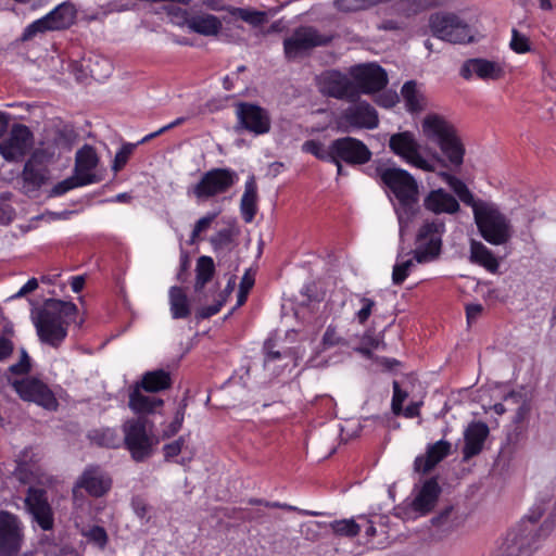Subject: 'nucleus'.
I'll list each match as a JSON object with an SVG mask.
<instances>
[{
  "label": "nucleus",
  "mask_w": 556,
  "mask_h": 556,
  "mask_svg": "<svg viewBox=\"0 0 556 556\" xmlns=\"http://www.w3.org/2000/svg\"><path fill=\"white\" fill-rule=\"evenodd\" d=\"M422 131L428 140L435 143L441 152H437L431 160H426L419 152V143L410 131L393 134L389 139L390 151L405 161L407 164L434 173L437 166L459 168L464 163L465 147L457 135L455 127L438 114H429L422 121Z\"/></svg>",
  "instance_id": "1"
},
{
  "label": "nucleus",
  "mask_w": 556,
  "mask_h": 556,
  "mask_svg": "<svg viewBox=\"0 0 556 556\" xmlns=\"http://www.w3.org/2000/svg\"><path fill=\"white\" fill-rule=\"evenodd\" d=\"M473 219L488 243H508L511 240L528 243L533 240V218L528 213L508 216L497 204L484 201L475 210Z\"/></svg>",
  "instance_id": "2"
},
{
  "label": "nucleus",
  "mask_w": 556,
  "mask_h": 556,
  "mask_svg": "<svg viewBox=\"0 0 556 556\" xmlns=\"http://www.w3.org/2000/svg\"><path fill=\"white\" fill-rule=\"evenodd\" d=\"M73 302L48 299L38 311L34 324L42 343L59 348L67 336V327L77 314Z\"/></svg>",
  "instance_id": "3"
},
{
  "label": "nucleus",
  "mask_w": 556,
  "mask_h": 556,
  "mask_svg": "<svg viewBox=\"0 0 556 556\" xmlns=\"http://www.w3.org/2000/svg\"><path fill=\"white\" fill-rule=\"evenodd\" d=\"M302 152L312 154L317 160L327 163H338L343 161L350 166H361L367 164L372 152L367 144L358 138L345 136L330 142L328 148L318 140L309 139L302 144Z\"/></svg>",
  "instance_id": "4"
},
{
  "label": "nucleus",
  "mask_w": 556,
  "mask_h": 556,
  "mask_svg": "<svg viewBox=\"0 0 556 556\" xmlns=\"http://www.w3.org/2000/svg\"><path fill=\"white\" fill-rule=\"evenodd\" d=\"M376 177L380 185L399 201L397 216L400 223H402L404 214L407 219L412 218L416 213L415 206L418 203V185L413 175L400 167L381 165L376 167Z\"/></svg>",
  "instance_id": "5"
},
{
  "label": "nucleus",
  "mask_w": 556,
  "mask_h": 556,
  "mask_svg": "<svg viewBox=\"0 0 556 556\" xmlns=\"http://www.w3.org/2000/svg\"><path fill=\"white\" fill-rule=\"evenodd\" d=\"M153 428L154 424L149 418L131 417L124 421L122 444L135 462L141 463L152 456L159 442L153 434Z\"/></svg>",
  "instance_id": "6"
},
{
  "label": "nucleus",
  "mask_w": 556,
  "mask_h": 556,
  "mask_svg": "<svg viewBox=\"0 0 556 556\" xmlns=\"http://www.w3.org/2000/svg\"><path fill=\"white\" fill-rule=\"evenodd\" d=\"M350 104L341 110L334 117L336 129L342 134L357 130H372L379 126L377 110L361 97L357 100H348Z\"/></svg>",
  "instance_id": "7"
},
{
  "label": "nucleus",
  "mask_w": 556,
  "mask_h": 556,
  "mask_svg": "<svg viewBox=\"0 0 556 556\" xmlns=\"http://www.w3.org/2000/svg\"><path fill=\"white\" fill-rule=\"evenodd\" d=\"M428 25L432 36L443 41L468 43L473 40L470 26L455 13H432L429 16Z\"/></svg>",
  "instance_id": "8"
},
{
  "label": "nucleus",
  "mask_w": 556,
  "mask_h": 556,
  "mask_svg": "<svg viewBox=\"0 0 556 556\" xmlns=\"http://www.w3.org/2000/svg\"><path fill=\"white\" fill-rule=\"evenodd\" d=\"M238 174L229 167H215L205 172L190 192L199 200L226 193L238 181Z\"/></svg>",
  "instance_id": "9"
},
{
  "label": "nucleus",
  "mask_w": 556,
  "mask_h": 556,
  "mask_svg": "<svg viewBox=\"0 0 556 556\" xmlns=\"http://www.w3.org/2000/svg\"><path fill=\"white\" fill-rule=\"evenodd\" d=\"M333 39L332 35L321 34L313 26H299L283 40V51L288 60L304 55L317 47H325Z\"/></svg>",
  "instance_id": "10"
},
{
  "label": "nucleus",
  "mask_w": 556,
  "mask_h": 556,
  "mask_svg": "<svg viewBox=\"0 0 556 556\" xmlns=\"http://www.w3.org/2000/svg\"><path fill=\"white\" fill-rule=\"evenodd\" d=\"M112 484L111 476L101 466L88 465L73 485V500L75 502L83 500V491L94 498L103 497L110 492Z\"/></svg>",
  "instance_id": "11"
},
{
  "label": "nucleus",
  "mask_w": 556,
  "mask_h": 556,
  "mask_svg": "<svg viewBox=\"0 0 556 556\" xmlns=\"http://www.w3.org/2000/svg\"><path fill=\"white\" fill-rule=\"evenodd\" d=\"M9 382L23 401L34 402L48 410L58 408L59 402L54 393L42 380L28 376L12 381L9 379Z\"/></svg>",
  "instance_id": "12"
},
{
  "label": "nucleus",
  "mask_w": 556,
  "mask_h": 556,
  "mask_svg": "<svg viewBox=\"0 0 556 556\" xmlns=\"http://www.w3.org/2000/svg\"><path fill=\"white\" fill-rule=\"evenodd\" d=\"M350 75L353 78L354 88L357 91L358 98L361 94L380 92L389 83L386 70L377 63L352 66Z\"/></svg>",
  "instance_id": "13"
},
{
  "label": "nucleus",
  "mask_w": 556,
  "mask_h": 556,
  "mask_svg": "<svg viewBox=\"0 0 556 556\" xmlns=\"http://www.w3.org/2000/svg\"><path fill=\"white\" fill-rule=\"evenodd\" d=\"M442 245H424L421 249L412 250L406 254L399 253L392 270V282L401 286L409 276L416 263H427L435 260L441 253Z\"/></svg>",
  "instance_id": "14"
},
{
  "label": "nucleus",
  "mask_w": 556,
  "mask_h": 556,
  "mask_svg": "<svg viewBox=\"0 0 556 556\" xmlns=\"http://www.w3.org/2000/svg\"><path fill=\"white\" fill-rule=\"evenodd\" d=\"M319 91L338 100H357L358 94L354 88L353 78L337 70L323 73L317 80Z\"/></svg>",
  "instance_id": "15"
},
{
  "label": "nucleus",
  "mask_w": 556,
  "mask_h": 556,
  "mask_svg": "<svg viewBox=\"0 0 556 556\" xmlns=\"http://www.w3.org/2000/svg\"><path fill=\"white\" fill-rule=\"evenodd\" d=\"M506 75L505 64L484 58L467 59L459 68V76L471 80L473 76L483 81L500 80Z\"/></svg>",
  "instance_id": "16"
},
{
  "label": "nucleus",
  "mask_w": 556,
  "mask_h": 556,
  "mask_svg": "<svg viewBox=\"0 0 556 556\" xmlns=\"http://www.w3.org/2000/svg\"><path fill=\"white\" fill-rule=\"evenodd\" d=\"M33 132L24 124H14L7 139L0 142V154L8 162L24 157L33 144Z\"/></svg>",
  "instance_id": "17"
},
{
  "label": "nucleus",
  "mask_w": 556,
  "mask_h": 556,
  "mask_svg": "<svg viewBox=\"0 0 556 556\" xmlns=\"http://www.w3.org/2000/svg\"><path fill=\"white\" fill-rule=\"evenodd\" d=\"M236 114L240 125L250 132L264 135L270 130L271 121L269 113L255 103H237Z\"/></svg>",
  "instance_id": "18"
},
{
  "label": "nucleus",
  "mask_w": 556,
  "mask_h": 556,
  "mask_svg": "<svg viewBox=\"0 0 556 556\" xmlns=\"http://www.w3.org/2000/svg\"><path fill=\"white\" fill-rule=\"evenodd\" d=\"M24 503L27 511L42 530L53 528V511L45 489L29 486Z\"/></svg>",
  "instance_id": "19"
},
{
  "label": "nucleus",
  "mask_w": 556,
  "mask_h": 556,
  "mask_svg": "<svg viewBox=\"0 0 556 556\" xmlns=\"http://www.w3.org/2000/svg\"><path fill=\"white\" fill-rule=\"evenodd\" d=\"M203 4L213 11H226L233 18L243 21L252 28H260L268 22L266 11L225 4L224 0H203Z\"/></svg>",
  "instance_id": "20"
},
{
  "label": "nucleus",
  "mask_w": 556,
  "mask_h": 556,
  "mask_svg": "<svg viewBox=\"0 0 556 556\" xmlns=\"http://www.w3.org/2000/svg\"><path fill=\"white\" fill-rule=\"evenodd\" d=\"M22 532L16 517L7 514L0 519V555L14 556L21 548Z\"/></svg>",
  "instance_id": "21"
},
{
  "label": "nucleus",
  "mask_w": 556,
  "mask_h": 556,
  "mask_svg": "<svg viewBox=\"0 0 556 556\" xmlns=\"http://www.w3.org/2000/svg\"><path fill=\"white\" fill-rule=\"evenodd\" d=\"M164 406V401L155 395L146 394L139 387L129 388L128 407L136 415L135 417L149 418L156 414Z\"/></svg>",
  "instance_id": "22"
},
{
  "label": "nucleus",
  "mask_w": 556,
  "mask_h": 556,
  "mask_svg": "<svg viewBox=\"0 0 556 556\" xmlns=\"http://www.w3.org/2000/svg\"><path fill=\"white\" fill-rule=\"evenodd\" d=\"M182 25L190 31L205 37L217 36L223 27L219 17L204 12L186 13Z\"/></svg>",
  "instance_id": "23"
},
{
  "label": "nucleus",
  "mask_w": 556,
  "mask_h": 556,
  "mask_svg": "<svg viewBox=\"0 0 556 556\" xmlns=\"http://www.w3.org/2000/svg\"><path fill=\"white\" fill-rule=\"evenodd\" d=\"M489 433V427L482 421H473L468 425L464 432V460H469L470 458L481 453Z\"/></svg>",
  "instance_id": "24"
},
{
  "label": "nucleus",
  "mask_w": 556,
  "mask_h": 556,
  "mask_svg": "<svg viewBox=\"0 0 556 556\" xmlns=\"http://www.w3.org/2000/svg\"><path fill=\"white\" fill-rule=\"evenodd\" d=\"M424 207L437 215L455 214L460 210L457 199L443 188L431 190L424 199Z\"/></svg>",
  "instance_id": "25"
},
{
  "label": "nucleus",
  "mask_w": 556,
  "mask_h": 556,
  "mask_svg": "<svg viewBox=\"0 0 556 556\" xmlns=\"http://www.w3.org/2000/svg\"><path fill=\"white\" fill-rule=\"evenodd\" d=\"M451 443L440 440L433 444H429L425 455L417 456L414 462V469L417 472L428 473L441 460L451 453Z\"/></svg>",
  "instance_id": "26"
},
{
  "label": "nucleus",
  "mask_w": 556,
  "mask_h": 556,
  "mask_svg": "<svg viewBox=\"0 0 556 556\" xmlns=\"http://www.w3.org/2000/svg\"><path fill=\"white\" fill-rule=\"evenodd\" d=\"M98 164L99 156L96 149L92 146L85 144L76 152L74 174L90 179V185L99 182L100 178L93 173Z\"/></svg>",
  "instance_id": "27"
},
{
  "label": "nucleus",
  "mask_w": 556,
  "mask_h": 556,
  "mask_svg": "<svg viewBox=\"0 0 556 556\" xmlns=\"http://www.w3.org/2000/svg\"><path fill=\"white\" fill-rule=\"evenodd\" d=\"M21 178L23 181V192L31 197L46 184L48 179L47 169L38 164L35 157L31 156L25 162Z\"/></svg>",
  "instance_id": "28"
},
{
  "label": "nucleus",
  "mask_w": 556,
  "mask_h": 556,
  "mask_svg": "<svg viewBox=\"0 0 556 556\" xmlns=\"http://www.w3.org/2000/svg\"><path fill=\"white\" fill-rule=\"evenodd\" d=\"M441 488L435 478L426 480L412 502V508L420 515L429 514L437 504Z\"/></svg>",
  "instance_id": "29"
},
{
  "label": "nucleus",
  "mask_w": 556,
  "mask_h": 556,
  "mask_svg": "<svg viewBox=\"0 0 556 556\" xmlns=\"http://www.w3.org/2000/svg\"><path fill=\"white\" fill-rule=\"evenodd\" d=\"M173 384L172 375L164 369L146 371L141 379L132 384L139 387L146 393H157L170 389Z\"/></svg>",
  "instance_id": "30"
},
{
  "label": "nucleus",
  "mask_w": 556,
  "mask_h": 556,
  "mask_svg": "<svg viewBox=\"0 0 556 556\" xmlns=\"http://www.w3.org/2000/svg\"><path fill=\"white\" fill-rule=\"evenodd\" d=\"M257 184L254 175L248 177L244 191L240 200V213L245 223H252L257 213Z\"/></svg>",
  "instance_id": "31"
},
{
  "label": "nucleus",
  "mask_w": 556,
  "mask_h": 556,
  "mask_svg": "<svg viewBox=\"0 0 556 556\" xmlns=\"http://www.w3.org/2000/svg\"><path fill=\"white\" fill-rule=\"evenodd\" d=\"M438 175L454 191V193L465 205L472 208V213H475V210H477L478 206L484 202L483 200L475 199V195L466 186V184L456 176L450 174L448 172H439Z\"/></svg>",
  "instance_id": "32"
},
{
  "label": "nucleus",
  "mask_w": 556,
  "mask_h": 556,
  "mask_svg": "<svg viewBox=\"0 0 556 556\" xmlns=\"http://www.w3.org/2000/svg\"><path fill=\"white\" fill-rule=\"evenodd\" d=\"M445 3L446 0H399L394 9L399 14L410 17L426 10L442 7Z\"/></svg>",
  "instance_id": "33"
},
{
  "label": "nucleus",
  "mask_w": 556,
  "mask_h": 556,
  "mask_svg": "<svg viewBox=\"0 0 556 556\" xmlns=\"http://www.w3.org/2000/svg\"><path fill=\"white\" fill-rule=\"evenodd\" d=\"M444 232L445 223L442 219L426 220L417 232L416 243H442Z\"/></svg>",
  "instance_id": "34"
},
{
  "label": "nucleus",
  "mask_w": 556,
  "mask_h": 556,
  "mask_svg": "<svg viewBox=\"0 0 556 556\" xmlns=\"http://www.w3.org/2000/svg\"><path fill=\"white\" fill-rule=\"evenodd\" d=\"M46 15L53 30L65 29L73 23L74 7L70 2H62Z\"/></svg>",
  "instance_id": "35"
},
{
  "label": "nucleus",
  "mask_w": 556,
  "mask_h": 556,
  "mask_svg": "<svg viewBox=\"0 0 556 556\" xmlns=\"http://www.w3.org/2000/svg\"><path fill=\"white\" fill-rule=\"evenodd\" d=\"M170 313L174 319H184L190 316L191 309L188 298L180 287H172L169 290Z\"/></svg>",
  "instance_id": "36"
},
{
  "label": "nucleus",
  "mask_w": 556,
  "mask_h": 556,
  "mask_svg": "<svg viewBox=\"0 0 556 556\" xmlns=\"http://www.w3.org/2000/svg\"><path fill=\"white\" fill-rule=\"evenodd\" d=\"M470 261L473 264L484 267L490 273H496L498 269V258L486 245H470Z\"/></svg>",
  "instance_id": "37"
},
{
  "label": "nucleus",
  "mask_w": 556,
  "mask_h": 556,
  "mask_svg": "<svg viewBox=\"0 0 556 556\" xmlns=\"http://www.w3.org/2000/svg\"><path fill=\"white\" fill-rule=\"evenodd\" d=\"M88 438L93 444L100 447L118 448L122 445V439L117 431L112 428L92 430Z\"/></svg>",
  "instance_id": "38"
},
{
  "label": "nucleus",
  "mask_w": 556,
  "mask_h": 556,
  "mask_svg": "<svg viewBox=\"0 0 556 556\" xmlns=\"http://www.w3.org/2000/svg\"><path fill=\"white\" fill-rule=\"evenodd\" d=\"M194 291L200 292L213 278L215 273L214 261L210 256H201L197 262Z\"/></svg>",
  "instance_id": "39"
},
{
  "label": "nucleus",
  "mask_w": 556,
  "mask_h": 556,
  "mask_svg": "<svg viewBox=\"0 0 556 556\" xmlns=\"http://www.w3.org/2000/svg\"><path fill=\"white\" fill-rule=\"evenodd\" d=\"M217 213H207L194 224L188 243H197L208 238V232L214 230Z\"/></svg>",
  "instance_id": "40"
},
{
  "label": "nucleus",
  "mask_w": 556,
  "mask_h": 556,
  "mask_svg": "<svg viewBox=\"0 0 556 556\" xmlns=\"http://www.w3.org/2000/svg\"><path fill=\"white\" fill-rule=\"evenodd\" d=\"M90 179L81 178L74 174L73 176L54 185L53 188L50 190L49 195L52 198L61 197L75 188L90 185Z\"/></svg>",
  "instance_id": "41"
},
{
  "label": "nucleus",
  "mask_w": 556,
  "mask_h": 556,
  "mask_svg": "<svg viewBox=\"0 0 556 556\" xmlns=\"http://www.w3.org/2000/svg\"><path fill=\"white\" fill-rule=\"evenodd\" d=\"M330 528L336 535L345 538H355L361 532V526L354 519L334 520Z\"/></svg>",
  "instance_id": "42"
},
{
  "label": "nucleus",
  "mask_w": 556,
  "mask_h": 556,
  "mask_svg": "<svg viewBox=\"0 0 556 556\" xmlns=\"http://www.w3.org/2000/svg\"><path fill=\"white\" fill-rule=\"evenodd\" d=\"M401 93L409 112H418L421 110L417 85L414 80L406 81L401 89Z\"/></svg>",
  "instance_id": "43"
},
{
  "label": "nucleus",
  "mask_w": 556,
  "mask_h": 556,
  "mask_svg": "<svg viewBox=\"0 0 556 556\" xmlns=\"http://www.w3.org/2000/svg\"><path fill=\"white\" fill-rule=\"evenodd\" d=\"M49 30H53L51 24L48 21L47 15L42 16L30 23L23 31V40H29L35 37L39 33H46Z\"/></svg>",
  "instance_id": "44"
},
{
  "label": "nucleus",
  "mask_w": 556,
  "mask_h": 556,
  "mask_svg": "<svg viewBox=\"0 0 556 556\" xmlns=\"http://www.w3.org/2000/svg\"><path fill=\"white\" fill-rule=\"evenodd\" d=\"M136 147L137 144L129 142L124 143L121 147V149L116 152L113 161L112 169L114 173H118L125 167Z\"/></svg>",
  "instance_id": "45"
},
{
  "label": "nucleus",
  "mask_w": 556,
  "mask_h": 556,
  "mask_svg": "<svg viewBox=\"0 0 556 556\" xmlns=\"http://www.w3.org/2000/svg\"><path fill=\"white\" fill-rule=\"evenodd\" d=\"M35 466L25 465V462L20 464L15 463L13 476L22 484H29L37 479V473L34 470Z\"/></svg>",
  "instance_id": "46"
},
{
  "label": "nucleus",
  "mask_w": 556,
  "mask_h": 556,
  "mask_svg": "<svg viewBox=\"0 0 556 556\" xmlns=\"http://www.w3.org/2000/svg\"><path fill=\"white\" fill-rule=\"evenodd\" d=\"M509 47L514 52L518 54H523L531 50L529 38L526 35L519 33L516 28H513L511 30Z\"/></svg>",
  "instance_id": "47"
},
{
  "label": "nucleus",
  "mask_w": 556,
  "mask_h": 556,
  "mask_svg": "<svg viewBox=\"0 0 556 556\" xmlns=\"http://www.w3.org/2000/svg\"><path fill=\"white\" fill-rule=\"evenodd\" d=\"M393 396L391 402V409L395 416H400L403 412V403L408 397V393L401 389L400 383L393 381Z\"/></svg>",
  "instance_id": "48"
},
{
  "label": "nucleus",
  "mask_w": 556,
  "mask_h": 556,
  "mask_svg": "<svg viewBox=\"0 0 556 556\" xmlns=\"http://www.w3.org/2000/svg\"><path fill=\"white\" fill-rule=\"evenodd\" d=\"M21 358L17 363L11 365L8 370L13 375H27L31 370L30 357L25 349H21Z\"/></svg>",
  "instance_id": "49"
},
{
  "label": "nucleus",
  "mask_w": 556,
  "mask_h": 556,
  "mask_svg": "<svg viewBox=\"0 0 556 556\" xmlns=\"http://www.w3.org/2000/svg\"><path fill=\"white\" fill-rule=\"evenodd\" d=\"M215 233L211 236L210 243H230L235 233L233 226L218 228V223L215 222Z\"/></svg>",
  "instance_id": "50"
},
{
  "label": "nucleus",
  "mask_w": 556,
  "mask_h": 556,
  "mask_svg": "<svg viewBox=\"0 0 556 556\" xmlns=\"http://www.w3.org/2000/svg\"><path fill=\"white\" fill-rule=\"evenodd\" d=\"M253 286L254 278L249 273H245L240 281L239 292L237 295V306H241L247 302L248 294Z\"/></svg>",
  "instance_id": "51"
},
{
  "label": "nucleus",
  "mask_w": 556,
  "mask_h": 556,
  "mask_svg": "<svg viewBox=\"0 0 556 556\" xmlns=\"http://www.w3.org/2000/svg\"><path fill=\"white\" fill-rule=\"evenodd\" d=\"M454 511L453 506H447L443 510H441L437 516L431 519V523L434 527H442L445 530H448L453 527V522L451 520V516Z\"/></svg>",
  "instance_id": "52"
},
{
  "label": "nucleus",
  "mask_w": 556,
  "mask_h": 556,
  "mask_svg": "<svg viewBox=\"0 0 556 556\" xmlns=\"http://www.w3.org/2000/svg\"><path fill=\"white\" fill-rule=\"evenodd\" d=\"M323 344L325 348H333L337 345H345L346 341L338 334L334 327L328 326L323 336Z\"/></svg>",
  "instance_id": "53"
},
{
  "label": "nucleus",
  "mask_w": 556,
  "mask_h": 556,
  "mask_svg": "<svg viewBox=\"0 0 556 556\" xmlns=\"http://www.w3.org/2000/svg\"><path fill=\"white\" fill-rule=\"evenodd\" d=\"M362 303V308L356 313V318L361 325L366 324V321L369 319L372 309L376 305V302L372 299L362 296L359 299Z\"/></svg>",
  "instance_id": "54"
},
{
  "label": "nucleus",
  "mask_w": 556,
  "mask_h": 556,
  "mask_svg": "<svg viewBox=\"0 0 556 556\" xmlns=\"http://www.w3.org/2000/svg\"><path fill=\"white\" fill-rule=\"evenodd\" d=\"M375 102L381 108L391 109L399 102V97L396 92L392 90H386L375 98Z\"/></svg>",
  "instance_id": "55"
},
{
  "label": "nucleus",
  "mask_w": 556,
  "mask_h": 556,
  "mask_svg": "<svg viewBox=\"0 0 556 556\" xmlns=\"http://www.w3.org/2000/svg\"><path fill=\"white\" fill-rule=\"evenodd\" d=\"M40 458V454L36 452L31 446H28L21 451L15 459V463L22 464L25 462V465L36 466Z\"/></svg>",
  "instance_id": "56"
},
{
  "label": "nucleus",
  "mask_w": 556,
  "mask_h": 556,
  "mask_svg": "<svg viewBox=\"0 0 556 556\" xmlns=\"http://www.w3.org/2000/svg\"><path fill=\"white\" fill-rule=\"evenodd\" d=\"M186 443V439L184 435L179 437L177 440L167 443L163 446L164 457L166 460L177 456L180 454L184 445Z\"/></svg>",
  "instance_id": "57"
},
{
  "label": "nucleus",
  "mask_w": 556,
  "mask_h": 556,
  "mask_svg": "<svg viewBox=\"0 0 556 556\" xmlns=\"http://www.w3.org/2000/svg\"><path fill=\"white\" fill-rule=\"evenodd\" d=\"M131 507H132L135 514L137 515V517H139L141 520H144L146 522L149 521L150 507L143 498L134 497L131 501Z\"/></svg>",
  "instance_id": "58"
},
{
  "label": "nucleus",
  "mask_w": 556,
  "mask_h": 556,
  "mask_svg": "<svg viewBox=\"0 0 556 556\" xmlns=\"http://www.w3.org/2000/svg\"><path fill=\"white\" fill-rule=\"evenodd\" d=\"M334 7L341 12H357L365 10L362 0H336Z\"/></svg>",
  "instance_id": "59"
},
{
  "label": "nucleus",
  "mask_w": 556,
  "mask_h": 556,
  "mask_svg": "<svg viewBox=\"0 0 556 556\" xmlns=\"http://www.w3.org/2000/svg\"><path fill=\"white\" fill-rule=\"evenodd\" d=\"M226 302V298L225 296H222L218 301H216L214 304L212 305H208V306H204V307H201L198 313H197V316L201 319H206V318H210L214 315H216L222 306L224 305V303Z\"/></svg>",
  "instance_id": "60"
},
{
  "label": "nucleus",
  "mask_w": 556,
  "mask_h": 556,
  "mask_svg": "<svg viewBox=\"0 0 556 556\" xmlns=\"http://www.w3.org/2000/svg\"><path fill=\"white\" fill-rule=\"evenodd\" d=\"M89 539L97 543L100 547H104L108 543L106 531L100 526H94L90 529Z\"/></svg>",
  "instance_id": "61"
},
{
  "label": "nucleus",
  "mask_w": 556,
  "mask_h": 556,
  "mask_svg": "<svg viewBox=\"0 0 556 556\" xmlns=\"http://www.w3.org/2000/svg\"><path fill=\"white\" fill-rule=\"evenodd\" d=\"M14 351V343L11 339L0 336V362L11 357Z\"/></svg>",
  "instance_id": "62"
},
{
  "label": "nucleus",
  "mask_w": 556,
  "mask_h": 556,
  "mask_svg": "<svg viewBox=\"0 0 556 556\" xmlns=\"http://www.w3.org/2000/svg\"><path fill=\"white\" fill-rule=\"evenodd\" d=\"M265 363L278 361L282 357V353L274 349V343L270 340L264 343Z\"/></svg>",
  "instance_id": "63"
},
{
  "label": "nucleus",
  "mask_w": 556,
  "mask_h": 556,
  "mask_svg": "<svg viewBox=\"0 0 556 556\" xmlns=\"http://www.w3.org/2000/svg\"><path fill=\"white\" fill-rule=\"evenodd\" d=\"M38 288V280L36 278L29 279L18 291L15 293L12 299H17L35 291Z\"/></svg>",
  "instance_id": "64"
}]
</instances>
